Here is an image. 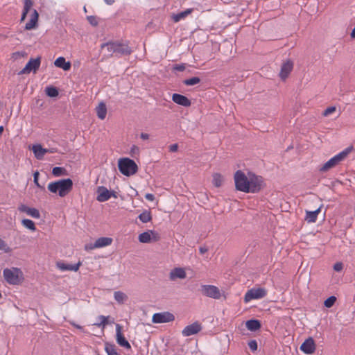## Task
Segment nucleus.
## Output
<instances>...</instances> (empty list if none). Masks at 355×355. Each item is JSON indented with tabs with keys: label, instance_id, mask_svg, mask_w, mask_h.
Wrapping results in <instances>:
<instances>
[{
	"label": "nucleus",
	"instance_id": "14",
	"mask_svg": "<svg viewBox=\"0 0 355 355\" xmlns=\"http://www.w3.org/2000/svg\"><path fill=\"white\" fill-rule=\"evenodd\" d=\"M293 68V62L291 60H288L286 62H283L279 72L280 78L284 80H286L288 75L290 74V73L292 71Z\"/></svg>",
	"mask_w": 355,
	"mask_h": 355
},
{
	"label": "nucleus",
	"instance_id": "45",
	"mask_svg": "<svg viewBox=\"0 0 355 355\" xmlns=\"http://www.w3.org/2000/svg\"><path fill=\"white\" fill-rule=\"evenodd\" d=\"M31 207H28V206L25 205H20L18 207V209L21 211V212H24L26 213V214L28 213V210Z\"/></svg>",
	"mask_w": 355,
	"mask_h": 355
},
{
	"label": "nucleus",
	"instance_id": "63",
	"mask_svg": "<svg viewBox=\"0 0 355 355\" xmlns=\"http://www.w3.org/2000/svg\"><path fill=\"white\" fill-rule=\"evenodd\" d=\"M84 11H85V12H87V10H86V8H85V7H84Z\"/></svg>",
	"mask_w": 355,
	"mask_h": 355
},
{
	"label": "nucleus",
	"instance_id": "38",
	"mask_svg": "<svg viewBox=\"0 0 355 355\" xmlns=\"http://www.w3.org/2000/svg\"><path fill=\"white\" fill-rule=\"evenodd\" d=\"M27 215L34 218H40V213L38 209L36 208H30L28 210V213Z\"/></svg>",
	"mask_w": 355,
	"mask_h": 355
},
{
	"label": "nucleus",
	"instance_id": "13",
	"mask_svg": "<svg viewBox=\"0 0 355 355\" xmlns=\"http://www.w3.org/2000/svg\"><path fill=\"white\" fill-rule=\"evenodd\" d=\"M300 349L306 354H313L315 349L314 340L311 337L306 339L300 346Z\"/></svg>",
	"mask_w": 355,
	"mask_h": 355
},
{
	"label": "nucleus",
	"instance_id": "18",
	"mask_svg": "<svg viewBox=\"0 0 355 355\" xmlns=\"http://www.w3.org/2000/svg\"><path fill=\"white\" fill-rule=\"evenodd\" d=\"M32 150L35 155V157L37 159H42L44 155L47 153H53V151L49 149L42 148V146L40 144L33 145L32 147Z\"/></svg>",
	"mask_w": 355,
	"mask_h": 355
},
{
	"label": "nucleus",
	"instance_id": "47",
	"mask_svg": "<svg viewBox=\"0 0 355 355\" xmlns=\"http://www.w3.org/2000/svg\"><path fill=\"white\" fill-rule=\"evenodd\" d=\"M139 151V148L135 145H133L130 148V153H131L132 156L138 155Z\"/></svg>",
	"mask_w": 355,
	"mask_h": 355
},
{
	"label": "nucleus",
	"instance_id": "53",
	"mask_svg": "<svg viewBox=\"0 0 355 355\" xmlns=\"http://www.w3.org/2000/svg\"><path fill=\"white\" fill-rule=\"evenodd\" d=\"M140 137L143 140H148L149 139V135L147 133H141Z\"/></svg>",
	"mask_w": 355,
	"mask_h": 355
},
{
	"label": "nucleus",
	"instance_id": "51",
	"mask_svg": "<svg viewBox=\"0 0 355 355\" xmlns=\"http://www.w3.org/2000/svg\"><path fill=\"white\" fill-rule=\"evenodd\" d=\"M199 251L200 254H205L208 251V248L206 246H200L199 248Z\"/></svg>",
	"mask_w": 355,
	"mask_h": 355
},
{
	"label": "nucleus",
	"instance_id": "46",
	"mask_svg": "<svg viewBox=\"0 0 355 355\" xmlns=\"http://www.w3.org/2000/svg\"><path fill=\"white\" fill-rule=\"evenodd\" d=\"M33 178H34V183L36 184V186L39 188H42L40 184H39V182H38V178H39V172L38 171H35L33 174Z\"/></svg>",
	"mask_w": 355,
	"mask_h": 355
},
{
	"label": "nucleus",
	"instance_id": "3",
	"mask_svg": "<svg viewBox=\"0 0 355 355\" xmlns=\"http://www.w3.org/2000/svg\"><path fill=\"white\" fill-rule=\"evenodd\" d=\"M352 147H348L343 150V151L340 152L338 154L331 157L329 160H328L319 168V171L321 173L327 172L329 169L339 164L342 161H343L347 157L349 153L352 151Z\"/></svg>",
	"mask_w": 355,
	"mask_h": 355
},
{
	"label": "nucleus",
	"instance_id": "61",
	"mask_svg": "<svg viewBox=\"0 0 355 355\" xmlns=\"http://www.w3.org/2000/svg\"><path fill=\"white\" fill-rule=\"evenodd\" d=\"M3 131V127L0 126V137L1 136Z\"/></svg>",
	"mask_w": 355,
	"mask_h": 355
},
{
	"label": "nucleus",
	"instance_id": "5",
	"mask_svg": "<svg viewBox=\"0 0 355 355\" xmlns=\"http://www.w3.org/2000/svg\"><path fill=\"white\" fill-rule=\"evenodd\" d=\"M118 166L120 172L127 176L135 174L137 170L135 162L129 158L120 159Z\"/></svg>",
	"mask_w": 355,
	"mask_h": 355
},
{
	"label": "nucleus",
	"instance_id": "59",
	"mask_svg": "<svg viewBox=\"0 0 355 355\" xmlns=\"http://www.w3.org/2000/svg\"><path fill=\"white\" fill-rule=\"evenodd\" d=\"M155 319H156L155 313H154V314L152 315V322H153V323H155Z\"/></svg>",
	"mask_w": 355,
	"mask_h": 355
},
{
	"label": "nucleus",
	"instance_id": "41",
	"mask_svg": "<svg viewBox=\"0 0 355 355\" xmlns=\"http://www.w3.org/2000/svg\"><path fill=\"white\" fill-rule=\"evenodd\" d=\"M33 1L32 0H24V10L26 12H29L31 7L33 6Z\"/></svg>",
	"mask_w": 355,
	"mask_h": 355
},
{
	"label": "nucleus",
	"instance_id": "57",
	"mask_svg": "<svg viewBox=\"0 0 355 355\" xmlns=\"http://www.w3.org/2000/svg\"><path fill=\"white\" fill-rule=\"evenodd\" d=\"M104 1L108 5H112L114 2V0H104Z\"/></svg>",
	"mask_w": 355,
	"mask_h": 355
},
{
	"label": "nucleus",
	"instance_id": "48",
	"mask_svg": "<svg viewBox=\"0 0 355 355\" xmlns=\"http://www.w3.org/2000/svg\"><path fill=\"white\" fill-rule=\"evenodd\" d=\"M342 269H343V263H342L338 262V263H336L334 264V270L339 272Z\"/></svg>",
	"mask_w": 355,
	"mask_h": 355
},
{
	"label": "nucleus",
	"instance_id": "10",
	"mask_svg": "<svg viewBox=\"0 0 355 355\" xmlns=\"http://www.w3.org/2000/svg\"><path fill=\"white\" fill-rule=\"evenodd\" d=\"M40 66V58H31L27 62L24 68L19 73V74L29 73L31 71L34 73L39 69Z\"/></svg>",
	"mask_w": 355,
	"mask_h": 355
},
{
	"label": "nucleus",
	"instance_id": "12",
	"mask_svg": "<svg viewBox=\"0 0 355 355\" xmlns=\"http://www.w3.org/2000/svg\"><path fill=\"white\" fill-rule=\"evenodd\" d=\"M116 340L119 345L125 349H131L130 344L122 334V327L119 324H116Z\"/></svg>",
	"mask_w": 355,
	"mask_h": 355
},
{
	"label": "nucleus",
	"instance_id": "16",
	"mask_svg": "<svg viewBox=\"0 0 355 355\" xmlns=\"http://www.w3.org/2000/svg\"><path fill=\"white\" fill-rule=\"evenodd\" d=\"M172 100L176 104L184 107H189L191 104V101L187 96L179 94H173Z\"/></svg>",
	"mask_w": 355,
	"mask_h": 355
},
{
	"label": "nucleus",
	"instance_id": "20",
	"mask_svg": "<svg viewBox=\"0 0 355 355\" xmlns=\"http://www.w3.org/2000/svg\"><path fill=\"white\" fill-rule=\"evenodd\" d=\"M54 64L55 67L58 68H61L64 71H69L71 69V62H67L64 57L58 58L55 62Z\"/></svg>",
	"mask_w": 355,
	"mask_h": 355
},
{
	"label": "nucleus",
	"instance_id": "43",
	"mask_svg": "<svg viewBox=\"0 0 355 355\" xmlns=\"http://www.w3.org/2000/svg\"><path fill=\"white\" fill-rule=\"evenodd\" d=\"M335 111H336L335 107H333V106L329 107L324 111L323 115L325 116H329V114H332Z\"/></svg>",
	"mask_w": 355,
	"mask_h": 355
},
{
	"label": "nucleus",
	"instance_id": "21",
	"mask_svg": "<svg viewBox=\"0 0 355 355\" xmlns=\"http://www.w3.org/2000/svg\"><path fill=\"white\" fill-rule=\"evenodd\" d=\"M186 277V272L182 268H175L170 272V279L174 280L175 279H184Z\"/></svg>",
	"mask_w": 355,
	"mask_h": 355
},
{
	"label": "nucleus",
	"instance_id": "62",
	"mask_svg": "<svg viewBox=\"0 0 355 355\" xmlns=\"http://www.w3.org/2000/svg\"><path fill=\"white\" fill-rule=\"evenodd\" d=\"M114 320H110L109 323H113Z\"/></svg>",
	"mask_w": 355,
	"mask_h": 355
},
{
	"label": "nucleus",
	"instance_id": "52",
	"mask_svg": "<svg viewBox=\"0 0 355 355\" xmlns=\"http://www.w3.org/2000/svg\"><path fill=\"white\" fill-rule=\"evenodd\" d=\"M95 248H98V247H94V243H90L85 245L86 250H94Z\"/></svg>",
	"mask_w": 355,
	"mask_h": 355
},
{
	"label": "nucleus",
	"instance_id": "1",
	"mask_svg": "<svg viewBox=\"0 0 355 355\" xmlns=\"http://www.w3.org/2000/svg\"><path fill=\"white\" fill-rule=\"evenodd\" d=\"M47 188L50 192L64 197L72 190L73 181L70 178L59 180L50 182Z\"/></svg>",
	"mask_w": 355,
	"mask_h": 355
},
{
	"label": "nucleus",
	"instance_id": "50",
	"mask_svg": "<svg viewBox=\"0 0 355 355\" xmlns=\"http://www.w3.org/2000/svg\"><path fill=\"white\" fill-rule=\"evenodd\" d=\"M7 247V244L4 241L0 239V250H4Z\"/></svg>",
	"mask_w": 355,
	"mask_h": 355
},
{
	"label": "nucleus",
	"instance_id": "33",
	"mask_svg": "<svg viewBox=\"0 0 355 355\" xmlns=\"http://www.w3.org/2000/svg\"><path fill=\"white\" fill-rule=\"evenodd\" d=\"M52 174L55 176V177H60V176H62V175H67V171L63 167H58V166H56V167H54L52 170Z\"/></svg>",
	"mask_w": 355,
	"mask_h": 355
},
{
	"label": "nucleus",
	"instance_id": "23",
	"mask_svg": "<svg viewBox=\"0 0 355 355\" xmlns=\"http://www.w3.org/2000/svg\"><path fill=\"white\" fill-rule=\"evenodd\" d=\"M112 243V239L110 237H101L96 239L94 243V247L98 248H103L111 245Z\"/></svg>",
	"mask_w": 355,
	"mask_h": 355
},
{
	"label": "nucleus",
	"instance_id": "17",
	"mask_svg": "<svg viewBox=\"0 0 355 355\" xmlns=\"http://www.w3.org/2000/svg\"><path fill=\"white\" fill-rule=\"evenodd\" d=\"M81 265L80 262H78L76 264H70L66 263L62 261H58L56 263L57 268L61 271H74L76 272L78 270L80 266Z\"/></svg>",
	"mask_w": 355,
	"mask_h": 355
},
{
	"label": "nucleus",
	"instance_id": "8",
	"mask_svg": "<svg viewBox=\"0 0 355 355\" xmlns=\"http://www.w3.org/2000/svg\"><path fill=\"white\" fill-rule=\"evenodd\" d=\"M263 187V178L254 174H249L248 193H257Z\"/></svg>",
	"mask_w": 355,
	"mask_h": 355
},
{
	"label": "nucleus",
	"instance_id": "56",
	"mask_svg": "<svg viewBox=\"0 0 355 355\" xmlns=\"http://www.w3.org/2000/svg\"><path fill=\"white\" fill-rule=\"evenodd\" d=\"M28 12H26L24 10H23V13H22V15H21V20L23 21L25 19L26 17V15Z\"/></svg>",
	"mask_w": 355,
	"mask_h": 355
},
{
	"label": "nucleus",
	"instance_id": "31",
	"mask_svg": "<svg viewBox=\"0 0 355 355\" xmlns=\"http://www.w3.org/2000/svg\"><path fill=\"white\" fill-rule=\"evenodd\" d=\"M21 224L24 227H26L31 231L34 232L36 230V227H35V225L34 222L30 219H23L21 220Z\"/></svg>",
	"mask_w": 355,
	"mask_h": 355
},
{
	"label": "nucleus",
	"instance_id": "44",
	"mask_svg": "<svg viewBox=\"0 0 355 355\" xmlns=\"http://www.w3.org/2000/svg\"><path fill=\"white\" fill-rule=\"evenodd\" d=\"M186 67L184 64H179L173 66V69L178 71H183Z\"/></svg>",
	"mask_w": 355,
	"mask_h": 355
},
{
	"label": "nucleus",
	"instance_id": "30",
	"mask_svg": "<svg viewBox=\"0 0 355 355\" xmlns=\"http://www.w3.org/2000/svg\"><path fill=\"white\" fill-rule=\"evenodd\" d=\"M139 241L143 243H150L151 241V234L149 232H146L139 235Z\"/></svg>",
	"mask_w": 355,
	"mask_h": 355
},
{
	"label": "nucleus",
	"instance_id": "9",
	"mask_svg": "<svg viewBox=\"0 0 355 355\" xmlns=\"http://www.w3.org/2000/svg\"><path fill=\"white\" fill-rule=\"evenodd\" d=\"M200 291L203 295L214 299H219L221 296L218 288L213 285H202Z\"/></svg>",
	"mask_w": 355,
	"mask_h": 355
},
{
	"label": "nucleus",
	"instance_id": "24",
	"mask_svg": "<svg viewBox=\"0 0 355 355\" xmlns=\"http://www.w3.org/2000/svg\"><path fill=\"white\" fill-rule=\"evenodd\" d=\"M320 212V207L315 211H306L305 220L308 223H315L317 220L318 214Z\"/></svg>",
	"mask_w": 355,
	"mask_h": 355
},
{
	"label": "nucleus",
	"instance_id": "54",
	"mask_svg": "<svg viewBox=\"0 0 355 355\" xmlns=\"http://www.w3.org/2000/svg\"><path fill=\"white\" fill-rule=\"evenodd\" d=\"M70 323H71L73 327H75L76 328H77V329H80V330H83V327H81V326H80V325H78V324H76L75 322H70Z\"/></svg>",
	"mask_w": 355,
	"mask_h": 355
},
{
	"label": "nucleus",
	"instance_id": "4",
	"mask_svg": "<svg viewBox=\"0 0 355 355\" xmlns=\"http://www.w3.org/2000/svg\"><path fill=\"white\" fill-rule=\"evenodd\" d=\"M3 275L5 280L12 285H17L24 279V274L18 268H5Z\"/></svg>",
	"mask_w": 355,
	"mask_h": 355
},
{
	"label": "nucleus",
	"instance_id": "25",
	"mask_svg": "<svg viewBox=\"0 0 355 355\" xmlns=\"http://www.w3.org/2000/svg\"><path fill=\"white\" fill-rule=\"evenodd\" d=\"M37 19H38V13L36 11V10H33V13H32V15H31V18L30 19V20L26 24V26H25V28L26 30H31L33 29V28H35V25H36V23L37 21Z\"/></svg>",
	"mask_w": 355,
	"mask_h": 355
},
{
	"label": "nucleus",
	"instance_id": "27",
	"mask_svg": "<svg viewBox=\"0 0 355 355\" xmlns=\"http://www.w3.org/2000/svg\"><path fill=\"white\" fill-rule=\"evenodd\" d=\"M98 117L103 120L105 118L107 114V107L104 103L101 102L96 108Z\"/></svg>",
	"mask_w": 355,
	"mask_h": 355
},
{
	"label": "nucleus",
	"instance_id": "26",
	"mask_svg": "<svg viewBox=\"0 0 355 355\" xmlns=\"http://www.w3.org/2000/svg\"><path fill=\"white\" fill-rule=\"evenodd\" d=\"M245 326L248 330L255 331L261 328V323L258 320L252 319L246 322Z\"/></svg>",
	"mask_w": 355,
	"mask_h": 355
},
{
	"label": "nucleus",
	"instance_id": "37",
	"mask_svg": "<svg viewBox=\"0 0 355 355\" xmlns=\"http://www.w3.org/2000/svg\"><path fill=\"white\" fill-rule=\"evenodd\" d=\"M139 218L143 223H147L151 219L150 213L148 211H144L139 214Z\"/></svg>",
	"mask_w": 355,
	"mask_h": 355
},
{
	"label": "nucleus",
	"instance_id": "39",
	"mask_svg": "<svg viewBox=\"0 0 355 355\" xmlns=\"http://www.w3.org/2000/svg\"><path fill=\"white\" fill-rule=\"evenodd\" d=\"M336 301V297L335 296H330L327 300H325V301L324 302V305L327 308H330L334 304Z\"/></svg>",
	"mask_w": 355,
	"mask_h": 355
},
{
	"label": "nucleus",
	"instance_id": "34",
	"mask_svg": "<svg viewBox=\"0 0 355 355\" xmlns=\"http://www.w3.org/2000/svg\"><path fill=\"white\" fill-rule=\"evenodd\" d=\"M223 181V176L219 173H215L213 175V184L216 187H220L222 185Z\"/></svg>",
	"mask_w": 355,
	"mask_h": 355
},
{
	"label": "nucleus",
	"instance_id": "28",
	"mask_svg": "<svg viewBox=\"0 0 355 355\" xmlns=\"http://www.w3.org/2000/svg\"><path fill=\"white\" fill-rule=\"evenodd\" d=\"M192 12V9L189 8L187 9L184 11L180 12L179 13H177L175 15H173L172 18L175 22H178L180 20L184 19L187 16H188L189 14H191Z\"/></svg>",
	"mask_w": 355,
	"mask_h": 355
},
{
	"label": "nucleus",
	"instance_id": "58",
	"mask_svg": "<svg viewBox=\"0 0 355 355\" xmlns=\"http://www.w3.org/2000/svg\"><path fill=\"white\" fill-rule=\"evenodd\" d=\"M351 37L352 38H355V27L353 28L352 31L351 32Z\"/></svg>",
	"mask_w": 355,
	"mask_h": 355
},
{
	"label": "nucleus",
	"instance_id": "36",
	"mask_svg": "<svg viewBox=\"0 0 355 355\" xmlns=\"http://www.w3.org/2000/svg\"><path fill=\"white\" fill-rule=\"evenodd\" d=\"M46 94L50 97H55L58 95V89L54 87H47L45 89Z\"/></svg>",
	"mask_w": 355,
	"mask_h": 355
},
{
	"label": "nucleus",
	"instance_id": "40",
	"mask_svg": "<svg viewBox=\"0 0 355 355\" xmlns=\"http://www.w3.org/2000/svg\"><path fill=\"white\" fill-rule=\"evenodd\" d=\"M87 19L89 21V23L93 26H97L98 24V19L96 16H87Z\"/></svg>",
	"mask_w": 355,
	"mask_h": 355
},
{
	"label": "nucleus",
	"instance_id": "32",
	"mask_svg": "<svg viewBox=\"0 0 355 355\" xmlns=\"http://www.w3.org/2000/svg\"><path fill=\"white\" fill-rule=\"evenodd\" d=\"M105 350L107 355H119L113 344L106 343Z\"/></svg>",
	"mask_w": 355,
	"mask_h": 355
},
{
	"label": "nucleus",
	"instance_id": "6",
	"mask_svg": "<svg viewBox=\"0 0 355 355\" xmlns=\"http://www.w3.org/2000/svg\"><path fill=\"white\" fill-rule=\"evenodd\" d=\"M234 183L236 190L248 193L249 191V176L247 177L245 174L241 170H238L234 173Z\"/></svg>",
	"mask_w": 355,
	"mask_h": 355
},
{
	"label": "nucleus",
	"instance_id": "15",
	"mask_svg": "<svg viewBox=\"0 0 355 355\" xmlns=\"http://www.w3.org/2000/svg\"><path fill=\"white\" fill-rule=\"evenodd\" d=\"M96 200L98 202H105L111 198V192L105 187H98L96 189Z\"/></svg>",
	"mask_w": 355,
	"mask_h": 355
},
{
	"label": "nucleus",
	"instance_id": "60",
	"mask_svg": "<svg viewBox=\"0 0 355 355\" xmlns=\"http://www.w3.org/2000/svg\"><path fill=\"white\" fill-rule=\"evenodd\" d=\"M110 192H111V196H113L114 198L117 197L114 191H110Z\"/></svg>",
	"mask_w": 355,
	"mask_h": 355
},
{
	"label": "nucleus",
	"instance_id": "7",
	"mask_svg": "<svg viewBox=\"0 0 355 355\" xmlns=\"http://www.w3.org/2000/svg\"><path fill=\"white\" fill-rule=\"evenodd\" d=\"M267 294L266 289L263 288H253L247 291L244 296V302H249L252 300L261 299Z\"/></svg>",
	"mask_w": 355,
	"mask_h": 355
},
{
	"label": "nucleus",
	"instance_id": "11",
	"mask_svg": "<svg viewBox=\"0 0 355 355\" xmlns=\"http://www.w3.org/2000/svg\"><path fill=\"white\" fill-rule=\"evenodd\" d=\"M202 324L199 322L196 321L193 323L186 326L182 331L184 336L188 337L195 335L202 330Z\"/></svg>",
	"mask_w": 355,
	"mask_h": 355
},
{
	"label": "nucleus",
	"instance_id": "29",
	"mask_svg": "<svg viewBox=\"0 0 355 355\" xmlns=\"http://www.w3.org/2000/svg\"><path fill=\"white\" fill-rule=\"evenodd\" d=\"M108 318L109 316L99 315L97 318V322L94 323V325L105 328V327L109 323Z\"/></svg>",
	"mask_w": 355,
	"mask_h": 355
},
{
	"label": "nucleus",
	"instance_id": "49",
	"mask_svg": "<svg viewBox=\"0 0 355 355\" xmlns=\"http://www.w3.org/2000/svg\"><path fill=\"white\" fill-rule=\"evenodd\" d=\"M178 150V144H173L169 146V151L174 153L176 152Z\"/></svg>",
	"mask_w": 355,
	"mask_h": 355
},
{
	"label": "nucleus",
	"instance_id": "19",
	"mask_svg": "<svg viewBox=\"0 0 355 355\" xmlns=\"http://www.w3.org/2000/svg\"><path fill=\"white\" fill-rule=\"evenodd\" d=\"M175 320L173 314L168 311L157 313V323H165Z\"/></svg>",
	"mask_w": 355,
	"mask_h": 355
},
{
	"label": "nucleus",
	"instance_id": "22",
	"mask_svg": "<svg viewBox=\"0 0 355 355\" xmlns=\"http://www.w3.org/2000/svg\"><path fill=\"white\" fill-rule=\"evenodd\" d=\"M113 295L119 304H123L128 300V295L121 291H114Z\"/></svg>",
	"mask_w": 355,
	"mask_h": 355
},
{
	"label": "nucleus",
	"instance_id": "35",
	"mask_svg": "<svg viewBox=\"0 0 355 355\" xmlns=\"http://www.w3.org/2000/svg\"><path fill=\"white\" fill-rule=\"evenodd\" d=\"M200 82V78L198 77H192L191 78L185 79L183 83L187 86L195 85Z\"/></svg>",
	"mask_w": 355,
	"mask_h": 355
},
{
	"label": "nucleus",
	"instance_id": "55",
	"mask_svg": "<svg viewBox=\"0 0 355 355\" xmlns=\"http://www.w3.org/2000/svg\"><path fill=\"white\" fill-rule=\"evenodd\" d=\"M146 198L147 199L153 200L154 199V196L153 194L148 193V194H146Z\"/></svg>",
	"mask_w": 355,
	"mask_h": 355
},
{
	"label": "nucleus",
	"instance_id": "42",
	"mask_svg": "<svg viewBox=\"0 0 355 355\" xmlns=\"http://www.w3.org/2000/svg\"><path fill=\"white\" fill-rule=\"evenodd\" d=\"M248 347L251 351L254 352L257 349V343L255 340H251L248 343Z\"/></svg>",
	"mask_w": 355,
	"mask_h": 355
},
{
	"label": "nucleus",
	"instance_id": "2",
	"mask_svg": "<svg viewBox=\"0 0 355 355\" xmlns=\"http://www.w3.org/2000/svg\"><path fill=\"white\" fill-rule=\"evenodd\" d=\"M102 49L107 51V55L119 56L128 55L131 53V49L125 44L119 42H108L101 46Z\"/></svg>",
	"mask_w": 355,
	"mask_h": 355
}]
</instances>
